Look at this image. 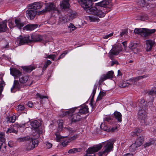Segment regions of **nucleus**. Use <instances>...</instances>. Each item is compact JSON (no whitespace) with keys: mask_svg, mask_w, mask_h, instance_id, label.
I'll use <instances>...</instances> for the list:
<instances>
[{"mask_svg":"<svg viewBox=\"0 0 156 156\" xmlns=\"http://www.w3.org/2000/svg\"><path fill=\"white\" fill-rule=\"evenodd\" d=\"M100 128L102 129L105 131H107L108 130V127L107 126H105V124L102 123L101 125Z\"/></svg>","mask_w":156,"mask_h":156,"instance_id":"obj_52","label":"nucleus"},{"mask_svg":"<svg viewBox=\"0 0 156 156\" xmlns=\"http://www.w3.org/2000/svg\"><path fill=\"white\" fill-rule=\"evenodd\" d=\"M122 48L121 45L114 46L112 47L109 52L110 58H111L114 55H116L122 51Z\"/></svg>","mask_w":156,"mask_h":156,"instance_id":"obj_7","label":"nucleus"},{"mask_svg":"<svg viewBox=\"0 0 156 156\" xmlns=\"http://www.w3.org/2000/svg\"><path fill=\"white\" fill-rule=\"evenodd\" d=\"M156 30L155 29H148L145 28H136L133 32L135 34L141 35L142 36L147 37L149 36L150 34L154 33Z\"/></svg>","mask_w":156,"mask_h":156,"instance_id":"obj_4","label":"nucleus"},{"mask_svg":"<svg viewBox=\"0 0 156 156\" xmlns=\"http://www.w3.org/2000/svg\"><path fill=\"white\" fill-rule=\"evenodd\" d=\"M56 57V56L55 55H46V56L45 57V58H49V59H51L52 60L54 61Z\"/></svg>","mask_w":156,"mask_h":156,"instance_id":"obj_42","label":"nucleus"},{"mask_svg":"<svg viewBox=\"0 0 156 156\" xmlns=\"http://www.w3.org/2000/svg\"><path fill=\"white\" fill-rule=\"evenodd\" d=\"M113 74L114 72L112 71L108 72L106 75H103L101 77L100 81L102 82L108 79L112 78Z\"/></svg>","mask_w":156,"mask_h":156,"instance_id":"obj_14","label":"nucleus"},{"mask_svg":"<svg viewBox=\"0 0 156 156\" xmlns=\"http://www.w3.org/2000/svg\"><path fill=\"white\" fill-rule=\"evenodd\" d=\"M148 94L151 95L152 96L156 95V88H152L148 91Z\"/></svg>","mask_w":156,"mask_h":156,"instance_id":"obj_38","label":"nucleus"},{"mask_svg":"<svg viewBox=\"0 0 156 156\" xmlns=\"http://www.w3.org/2000/svg\"><path fill=\"white\" fill-rule=\"evenodd\" d=\"M114 142L109 140L90 148L87 150V153L85 156H94V153L100 150L103 147L102 151L98 154V156H106L113 148Z\"/></svg>","mask_w":156,"mask_h":156,"instance_id":"obj_1","label":"nucleus"},{"mask_svg":"<svg viewBox=\"0 0 156 156\" xmlns=\"http://www.w3.org/2000/svg\"><path fill=\"white\" fill-rule=\"evenodd\" d=\"M149 104L152 105V102H149L147 104V102L145 101V100L144 99H141L139 101L138 104L139 106V109H145L146 107L148 106Z\"/></svg>","mask_w":156,"mask_h":156,"instance_id":"obj_13","label":"nucleus"},{"mask_svg":"<svg viewBox=\"0 0 156 156\" xmlns=\"http://www.w3.org/2000/svg\"><path fill=\"white\" fill-rule=\"evenodd\" d=\"M37 97H38L40 98L41 99L40 100V102L41 103H42L43 99L44 98H47L48 99V97L46 96H44L41 94H40L39 93H37Z\"/></svg>","mask_w":156,"mask_h":156,"instance_id":"obj_41","label":"nucleus"},{"mask_svg":"<svg viewBox=\"0 0 156 156\" xmlns=\"http://www.w3.org/2000/svg\"><path fill=\"white\" fill-rule=\"evenodd\" d=\"M31 126L34 129H37H37L40 126V123L37 120H34L31 122Z\"/></svg>","mask_w":156,"mask_h":156,"instance_id":"obj_28","label":"nucleus"},{"mask_svg":"<svg viewBox=\"0 0 156 156\" xmlns=\"http://www.w3.org/2000/svg\"><path fill=\"white\" fill-rule=\"evenodd\" d=\"M5 135L2 133H0V141L5 142Z\"/></svg>","mask_w":156,"mask_h":156,"instance_id":"obj_48","label":"nucleus"},{"mask_svg":"<svg viewBox=\"0 0 156 156\" xmlns=\"http://www.w3.org/2000/svg\"><path fill=\"white\" fill-rule=\"evenodd\" d=\"M133 154L131 153H129L125 154L123 156H133Z\"/></svg>","mask_w":156,"mask_h":156,"instance_id":"obj_64","label":"nucleus"},{"mask_svg":"<svg viewBox=\"0 0 156 156\" xmlns=\"http://www.w3.org/2000/svg\"><path fill=\"white\" fill-rule=\"evenodd\" d=\"M30 141L31 142V143H32V144L31 146H29V149L32 150L38 145V141L36 139H31Z\"/></svg>","mask_w":156,"mask_h":156,"instance_id":"obj_24","label":"nucleus"},{"mask_svg":"<svg viewBox=\"0 0 156 156\" xmlns=\"http://www.w3.org/2000/svg\"><path fill=\"white\" fill-rule=\"evenodd\" d=\"M76 108H73L69 109L68 111L63 112L62 114L63 116H71L73 113L74 112Z\"/></svg>","mask_w":156,"mask_h":156,"instance_id":"obj_26","label":"nucleus"},{"mask_svg":"<svg viewBox=\"0 0 156 156\" xmlns=\"http://www.w3.org/2000/svg\"><path fill=\"white\" fill-rule=\"evenodd\" d=\"M149 75L146 74L143 76H138L136 77L133 78L129 80L126 81H122L119 84V86L121 87H125L129 86L131 84H136V82L139 80L148 77Z\"/></svg>","mask_w":156,"mask_h":156,"instance_id":"obj_3","label":"nucleus"},{"mask_svg":"<svg viewBox=\"0 0 156 156\" xmlns=\"http://www.w3.org/2000/svg\"><path fill=\"white\" fill-rule=\"evenodd\" d=\"M127 30H125L122 31L121 33L120 34V36L122 37L123 35L124 34L126 33L127 32Z\"/></svg>","mask_w":156,"mask_h":156,"instance_id":"obj_63","label":"nucleus"},{"mask_svg":"<svg viewBox=\"0 0 156 156\" xmlns=\"http://www.w3.org/2000/svg\"><path fill=\"white\" fill-rule=\"evenodd\" d=\"M81 151V149L80 148H73L69 150L68 151V153L69 154H73L80 152Z\"/></svg>","mask_w":156,"mask_h":156,"instance_id":"obj_34","label":"nucleus"},{"mask_svg":"<svg viewBox=\"0 0 156 156\" xmlns=\"http://www.w3.org/2000/svg\"><path fill=\"white\" fill-rule=\"evenodd\" d=\"M142 130L139 128H136L134 130V131L131 133V135L133 136H138L139 133L141 132Z\"/></svg>","mask_w":156,"mask_h":156,"instance_id":"obj_30","label":"nucleus"},{"mask_svg":"<svg viewBox=\"0 0 156 156\" xmlns=\"http://www.w3.org/2000/svg\"><path fill=\"white\" fill-rule=\"evenodd\" d=\"M69 0H63L60 4L61 7L64 9L69 8Z\"/></svg>","mask_w":156,"mask_h":156,"instance_id":"obj_27","label":"nucleus"},{"mask_svg":"<svg viewBox=\"0 0 156 156\" xmlns=\"http://www.w3.org/2000/svg\"><path fill=\"white\" fill-rule=\"evenodd\" d=\"M10 71L11 74L14 76L15 79L19 78L22 73L20 70L15 68H10Z\"/></svg>","mask_w":156,"mask_h":156,"instance_id":"obj_12","label":"nucleus"},{"mask_svg":"<svg viewBox=\"0 0 156 156\" xmlns=\"http://www.w3.org/2000/svg\"><path fill=\"white\" fill-rule=\"evenodd\" d=\"M88 17L89 20L91 22H98L100 20L98 18L94 16H90Z\"/></svg>","mask_w":156,"mask_h":156,"instance_id":"obj_36","label":"nucleus"},{"mask_svg":"<svg viewBox=\"0 0 156 156\" xmlns=\"http://www.w3.org/2000/svg\"><path fill=\"white\" fill-rule=\"evenodd\" d=\"M29 76H28L24 74L23 75L22 74L21 76L19 77V80L20 82L22 83H27L29 81Z\"/></svg>","mask_w":156,"mask_h":156,"instance_id":"obj_17","label":"nucleus"},{"mask_svg":"<svg viewBox=\"0 0 156 156\" xmlns=\"http://www.w3.org/2000/svg\"><path fill=\"white\" fill-rule=\"evenodd\" d=\"M80 108L79 113L81 114H86L88 112V108L87 105H82Z\"/></svg>","mask_w":156,"mask_h":156,"instance_id":"obj_18","label":"nucleus"},{"mask_svg":"<svg viewBox=\"0 0 156 156\" xmlns=\"http://www.w3.org/2000/svg\"><path fill=\"white\" fill-rule=\"evenodd\" d=\"M5 83L3 81H1L0 83V90L2 91L3 90V87L5 86Z\"/></svg>","mask_w":156,"mask_h":156,"instance_id":"obj_58","label":"nucleus"},{"mask_svg":"<svg viewBox=\"0 0 156 156\" xmlns=\"http://www.w3.org/2000/svg\"><path fill=\"white\" fill-rule=\"evenodd\" d=\"M79 114V113H78L73 115L71 118V121L72 122H75L80 120L81 117Z\"/></svg>","mask_w":156,"mask_h":156,"instance_id":"obj_23","label":"nucleus"},{"mask_svg":"<svg viewBox=\"0 0 156 156\" xmlns=\"http://www.w3.org/2000/svg\"><path fill=\"white\" fill-rule=\"evenodd\" d=\"M31 43V40L30 39V36L23 37L20 36L16 39V44L21 45Z\"/></svg>","mask_w":156,"mask_h":156,"instance_id":"obj_6","label":"nucleus"},{"mask_svg":"<svg viewBox=\"0 0 156 156\" xmlns=\"http://www.w3.org/2000/svg\"><path fill=\"white\" fill-rule=\"evenodd\" d=\"M69 27V28H70V30H71L72 31L74 30L76 28L74 26L72 23H70Z\"/></svg>","mask_w":156,"mask_h":156,"instance_id":"obj_57","label":"nucleus"},{"mask_svg":"<svg viewBox=\"0 0 156 156\" xmlns=\"http://www.w3.org/2000/svg\"><path fill=\"white\" fill-rule=\"evenodd\" d=\"M15 23H13L12 22H9V24L10 28H12L14 27H16L21 30L25 25L24 22L22 21L20 18H16L14 21Z\"/></svg>","mask_w":156,"mask_h":156,"instance_id":"obj_5","label":"nucleus"},{"mask_svg":"<svg viewBox=\"0 0 156 156\" xmlns=\"http://www.w3.org/2000/svg\"><path fill=\"white\" fill-rule=\"evenodd\" d=\"M23 69L24 70L27 72H30L35 69L34 66H25Z\"/></svg>","mask_w":156,"mask_h":156,"instance_id":"obj_31","label":"nucleus"},{"mask_svg":"<svg viewBox=\"0 0 156 156\" xmlns=\"http://www.w3.org/2000/svg\"><path fill=\"white\" fill-rule=\"evenodd\" d=\"M145 109H139L137 115L138 119L142 122L147 117L146 113L145 111Z\"/></svg>","mask_w":156,"mask_h":156,"instance_id":"obj_10","label":"nucleus"},{"mask_svg":"<svg viewBox=\"0 0 156 156\" xmlns=\"http://www.w3.org/2000/svg\"><path fill=\"white\" fill-rule=\"evenodd\" d=\"M76 136H74L73 137L70 138H67L64 141H63L62 143V145L63 147L66 146L71 141L75 140L76 139Z\"/></svg>","mask_w":156,"mask_h":156,"instance_id":"obj_21","label":"nucleus"},{"mask_svg":"<svg viewBox=\"0 0 156 156\" xmlns=\"http://www.w3.org/2000/svg\"><path fill=\"white\" fill-rule=\"evenodd\" d=\"M152 122L151 119L150 118H147V117L146 118V119H145V120H144L141 123H144L146 125H147L151 124Z\"/></svg>","mask_w":156,"mask_h":156,"instance_id":"obj_35","label":"nucleus"},{"mask_svg":"<svg viewBox=\"0 0 156 156\" xmlns=\"http://www.w3.org/2000/svg\"><path fill=\"white\" fill-rule=\"evenodd\" d=\"M134 144L135 147L137 148L138 147H140L142 145V144L139 142L138 140H136L135 142L133 144Z\"/></svg>","mask_w":156,"mask_h":156,"instance_id":"obj_47","label":"nucleus"},{"mask_svg":"<svg viewBox=\"0 0 156 156\" xmlns=\"http://www.w3.org/2000/svg\"><path fill=\"white\" fill-rule=\"evenodd\" d=\"M78 2L87 13L96 15L100 18L105 16V13L96 7L90 8L92 5V0H79Z\"/></svg>","mask_w":156,"mask_h":156,"instance_id":"obj_2","label":"nucleus"},{"mask_svg":"<svg viewBox=\"0 0 156 156\" xmlns=\"http://www.w3.org/2000/svg\"><path fill=\"white\" fill-rule=\"evenodd\" d=\"M17 132H17V131L14 129L13 128H9L8 129V130L7 131L6 133H15L16 134V133H17Z\"/></svg>","mask_w":156,"mask_h":156,"instance_id":"obj_46","label":"nucleus"},{"mask_svg":"<svg viewBox=\"0 0 156 156\" xmlns=\"http://www.w3.org/2000/svg\"><path fill=\"white\" fill-rule=\"evenodd\" d=\"M27 105L29 107L32 108L33 105V103L32 102L29 101L27 103Z\"/></svg>","mask_w":156,"mask_h":156,"instance_id":"obj_62","label":"nucleus"},{"mask_svg":"<svg viewBox=\"0 0 156 156\" xmlns=\"http://www.w3.org/2000/svg\"><path fill=\"white\" fill-rule=\"evenodd\" d=\"M27 17L30 20H33L36 15V11L31 9H28L26 11Z\"/></svg>","mask_w":156,"mask_h":156,"instance_id":"obj_15","label":"nucleus"},{"mask_svg":"<svg viewBox=\"0 0 156 156\" xmlns=\"http://www.w3.org/2000/svg\"><path fill=\"white\" fill-rule=\"evenodd\" d=\"M113 33L109 34H108L106 35L103 37V38L105 39H107L109 37L112 36L113 35Z\"/></svg>","mask_w":156,"mask_h":156,"instance_id":"obj_59","label":"nucleus"},{"mask_svg":"<svg viewBox=\"0 0 156 156\" xmlns=\"http://www.w3.org/2000/svg\"><path fill=\"white\" fill-rule=\"evenodd\" d=\"M25 124H17L15 123L14 125V126H16L18 128H21L22 127H24L25 126Z\"/></svg>","mask_w":156,"mask_h":156,"instance_id":"obj_54","label":"nucleus"},{"mask_svg":"<svg viewBox=\"0 0 156 156\" xmlns=\"http://www.w3.org/2000/svg\"><path fill=\"white\" fill-rule=\"evenodd\" d=\"M20 84L18 80H15L14 81L13 84L12 88L11 89V90H12V89H19L20 88Z\"/></svg>","mask_w":156,"mask_h":156,"instance_id":"obj_32","label":"nucleus"},{"mask_svg":"<svg viewBox=\"0 0 156 156\" xmlns=\"http://www.w3.org/2000/svg\"><path fill=\"white\" fill-rule=\"evenodd\" d=\"M75 16L76 15L74 13H70L68 14L67 16H65L63 18L64 22H67L72 20L73 18H74Z\"/></svg>","mask_w":156,"mask_h":156,"instance_id":"obj_19","label":"nucleus"},{"mask_svg":"<svg viewBox=\"0 0 156 156\" xmlns=\"http://www.w3.org/2000/svg\"><path fill=\"white\" fill-rule=\"evenodd\" d=\"M55 9V8L53 3H49L47 4L46 5L45 9L39 12H38V14H43L48 11L49 12L51 10H54Z\"/></svg>","mask_w":156,"mask_h":156,"instance_id":"obj_9","label":"nucleus"},{"mask_svg":"<svg viewBox=\"0 0 156 156\" xmlns=\"http://www.w3.org/2000/svg\"><path fill=\"white\" fill-rule=\"evenodd\" d=\"M5 142L0 141V151L2 153H5L6 150V146Z\"/></svg>","mask_w":156,"mask_h":156,"instance_id":"obj_33","label":"nucleus"},{"mask_svg":"<svg viewBox=\"0 0 156 156\" xmlns=\"http://www.w3.org/2000/svg\"><path fill=\"white\" fill-rule=\"evenodd\" d=\"M52 62L50 60H47L46 62H45L44 65L42 68V70H45L48 66Z\"/></svg>","mask_w":156,"mask_h":156,"instance_id":"obj_39","label":"nucleus"},{"mask_svg":"<svg viewBox=\"0 0 156 156\" xmlns=\"http://www.w3.org/2000/svg\"><path fill=\"white\" fill-rule=\"evenodd\" d=\"M136 140H138L139 142L142 144L144 141V137L142 135H140L139 137H138V139Z\"/></svg>","mask_w":156,"mask_h":156,"instance_id":"obj_51","label":"nucleus"},{"mask_svg":"<svg viewBox=\"0 0 156 156\" xmlns=\"http://www.w3.org/2000/svg\"><path fill=\"white\" fill-rule=\"evenodd\" d=\"M108 4V2L106 0H103L101 2L96 3L95 4V6L105 7Z\"/></svg>","mask_w":156,"mask_h":156,"instance_id":"obj_29","label":"nucleus"},{"mask_svg":"<svg viewBox=\"0 0 156 156\" xmlns=\"http://www.w3.org/2000/svg\"><path fill=\"white\" fill-rule=\"evenodd\" d=\"M56 136V140L57 142H59L60 141L61 139L62 138V136L59 135L58 134H55Z\"/></svg>","mask_w":156,"mask_h":156,"instance_id":"obj_53","label":"nucleus"},{"mask_svg":"<svg viewBox=\"0 0 156 156\" xmlns=\"http://www.w3.org/2000/svg\"><path fill=\"white\" fill-rule=\"evenodd\" d=\"M46 146L47 148L49 149L52 147V144L50 143L47 142L46 144Z\"/></svg>","mask_w":156,"mask_h":156,"instance_id":"obj_61","label":"nucleus"},{"mask_svg":"<svg viewBox=\"0 0 156 156\" xmlns=\"http://www.w3.org/2000/svg\"><path fill=\"white\" fill-rule=\"evenodd\" d=\"M129 150L131 152H134L136 150V148L135 147L134 144H132L129 147Z\"/></svg>","mask_w":156,"mask_h":156,"instance_id":"obj_49","label":"nucleus"},{"mask_svg":"<svg viewBox=\"0 0 156 156\" xmlns=\"http://www.w3.org/2000/svg\"><path fill=\"white\" fill-rule=\"evenodd\" d=\"M112 120V118L109 116H106L104 118V120L107 122H109Z\"/></svg>","mask_w":156,"mask_h":156,"instance_id":"obj_56","label":"nucleus"},{"mask_svg":"<svg viewBox=\"0 0 156 156\" xmlns=\"http://www.w3.org/2000/svg\"><path fill=\"white\" fill-rule=\"evenodd\" d=\"M31 42H41L44 43L42 36L40 35H31Z\"/></svg>","mask_w":156,"mask_h":156,"instance_id":"obj_11","label":"nucleus"},{"mask_svg":"<svg viewBox=\"0 0 156 156\" xmlns=\"http://www.w3.org/2000/svg\"><path fill=\"white\" fill-rule=\"evenodd\" d=\"M8 29L6 22L5 21H3L0 22V32L6 31Z\"/></svg>","mask_w":156,"mask_h":156,"instance_id":"obj_20","label":"nucleus"},{"mask_svg":"<svg viewBox=\"0 0 156 156\" xmlns=\"http://www.w3.org/2000/svg\"><path fill=\"white\" fill-rule=\"evenodd\" d=\"M154 142L153 140H151L148 142L145 143L144 145V147H148L150 146L152 144H154Z\"/></svg>","mask_w":156,"mask_h":156,"instance_id":"obj_45","label":"nucleus"},{"mask_svg":"<svg viewBox=\"0 0 156 156\" xmlns=\"http://www.w3.org/2000/svg\"><path fill=\"white\" fill-rule=\"evenodd\" d=\"M25 108L23 105H20L16 107L18 111H23L24 109Z\"/></svg>","mask_w":156,"mask_h":156,"instance_id":"obj_50","label":"nucleus"},{"mask_svg":"<svg viewBox=\"0 0 156 156\" xmlns=\"http://www.w3.org/2000/svg\"><path fill=\"white\" fill-rule=\"evenodd\" d=\"M141 18L142 20L144 21L148 19V17L147 15H145L144 16H142Z\"/></svg>","mask_w":156,"mask_h":156,"instance_id":"obj_60","label":"nucleus"},{"mask_svg":"<svg viewBox=\"0 0 156 156\" xmlns=\"http://www.w3.org/2000/svg\"><path fill=\"white\" fill-rule=\"evenodd\" d=\"M138 46V44L137 43H132L129 44V48L131 50H133L136 48Z\"/></svg>","mask_w":156,"mask_h":156,"instance_id":"obj_40","label":"nucleus"},{"mask_svg":"<svg viewBox=\"0 0 156 156\" xmlns=\"http://www.w3.org/2000/svg\"><path fill=\"white\" fill-rule=\"evenodd\" d=\"M97 87V85L96 84H95L94 85V89L93 90V92H92V98H91L92 100L93 99V98L94 96V95L95 94Z\"/></svg>","mask_w":156,"mask_h":156,"instance_id":"obj_43","label":"nucleus"},{"mask_svg":"<svg viewBox=\"0 0 156 156\" xmlns=\"http://www.w3.org/2000/svg\"><path fill=\"white\" fill-rule=\"evenodd\" d=\"M37 25L36 24L27 25L23 28L24 30H32L37 28Z\"/></svg>","mask_w":156,"mask_h":156,"instance_id":"obj_22","label":"nucleus"},{"mask_svg":"<svg viewBox=\"0 0 156 156\" xmlns=\"http://www.w3.org/2000/svg\"><path fill=\"white\" fill-rule=\"evenodd\" d=\"M146 46V50L147 51H149L152 50V47L155 46V42L154 40L148 39L145 41Z\"/></svg>","mask_w":156,"mask_h":156,"instance_id":"obj_8","label":"nucleus"},{"mask_svg":"<svg viewBox=\"0 0 156 156\" xmlns=\"http://www.w3.org/2000/svg\"><path fill=\"white\" fill-rule=\"evenodd\" d=\"M7 122L10 123L14 122L16 120V116L15 115L8 117L6 118Z\"/></svg>","mask_w":156,"mask_h":156,"instance_id":"obj_37","label":"nucleus"},{"mask_svg":"<svg viewBox=\"0 0 156 156\" xmlns=\"http://www.w3.org/2000/svg\"><path fill=\"white\" fill-rule=\"evenodd\" d=\"M29 7L31 9H37L42 7V5L40 2H36L28 5Z\"/></svg>","mask_w":156,"mask_h":156,"instance_id":"obj_16","label":"nucleus"},{"mask_svg":"<svg viewBox=\"0 0 156 156\" xmlns=\"http://www.w3.org/2000/svg\"><path fill=\"white\" fill-rule=\"evenodd\" d=\"M113 114L115 118L119 122H122V115L120 112L115 111L114 112Z\"/></svg>","mask_w":156,"mask_h":156,"instance_id":"obj_25","label":"nucleus"},{"mask_svg":"<svg viewBox=\"0 0 156 156\" xmlns=\"http://www.w3.org/2000/svg\"><path fill=\"white\" fill-rule=\"evenodd\" d=\"M106 95V93L103 91H101L100 92L98 98V100H100L102 99V97L105 96Z\"/></svg>","mask_w":156,"mask_h":156,"instance_id":"obj_44","label":"nucleus"},{"mask_svg":"<svg viewBox=\"0 0 156 156\" xmlns=\"http://www.w3.org/2000/svg\"><path fill=\"white\" fill-rule=\"evenodd\" d=\"M139 5L142 7H144L145 5V1L144 0H140L138 2Z\"/></svg>","mask_w":156,"mask_h":156,"instance_id":"obj_55","label":"nucleus"}]
</instances>
